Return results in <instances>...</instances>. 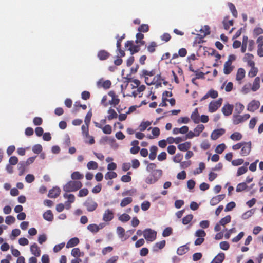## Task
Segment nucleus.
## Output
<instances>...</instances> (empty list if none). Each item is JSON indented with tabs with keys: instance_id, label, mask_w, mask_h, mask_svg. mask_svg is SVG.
Instances as JSON below:
<instances>
[{
	"instance_id": "1",
	"label": "nucleus",
	"mask_w": 263,
	"mask_h": 263,
	"mask_svg": "<svg viewBox=\"0 0 263 263\" xmlns=\"http://www.w3.org/2000/svg\"><path fill=\"white\" fill-rule=\"evenodd\" d=\"M162 171L160 169L154 170L145 179V182L148 184H153L157 182L161 178Z\"/></svg>"
},
{
	"instance_id": "2",
	"label": "nucleus",
	"mask_w": 263,
	"mask_h": 263,
	"mask_svg": "<svg viewBox=\"0 0 263 263\" xmlns=\"http://www.w3.org/2000/svg\"><path fill=\"white\" fill-rule=\"evenodd\" d=\"M82 186V183L79 181H69L63 186V190L66 192H75Z\"/></svg>"
},
{
	"instance_id": "3",
	"label": "nucleus",
	"mask_w": 263,
	"mask_h": 263,
	"mask_svg": "<svg viewBox=\"0 0 263 263\" xmlns=\"http://www.w3.org/2000/svg\"><path fill=\"white\" fill-rule=\"evenodd\" d=\"M194 235L196 237H197L194 241V245L195 246H199L204 242L206 233L202 229H198L195 232Z\"/></svg>"
},
{
	"instance_id": "4",
	"label": "nucleus",
	"mask_w": 263,
	"mask_h": 263,
	"mask_svg": "<svg viewBox=\"0 0 263 263\" xmlns=\"http://www.w3.org/2000/svg\"><path fill=\"white\" fill-rule=\"evenodd\" d=\"M156 231L151 229H146L143 231V236L148 241H153L156 238Z\"/></svg>"
},
{
	"instance_id": "5",
	"label": "nucleus",
	"mask_w": 263,
	"mask_h": 263,
	"mask_svg": "<svg viewBox=\"0 0 263 263\" xmlns=\"http://www.w3.org/2000/svg\"><path fill=\"white\" fill-rule=\"evenodd\" d=\"M140 46L141 45H139V44H135L132 41H129L125 44L126 48L130 51L132 54L138 52L140 50Z\"/></svg>"
},
{
	"instance_id": "6",
	"label": "nucleus",
	"mask_w": 263,
	"mask_h": 263,
	"mask_svg": "<svg viewBox=\"0 0 263 263\" xmlns=\"http://www.w3.org/2000/svg\"><path fill=\"white\" fill-rule=\"evenodd\" d=\"M250 115L248 114H245L242 116L235 115L233 116V122L234 124L237 125L244 122L250 118Z\"/></svg>"
},
{
	"instance_id": "7",
	"label": "nucleus",
	"mask_w": 263,
	"mask_h": 263,
	"mask_svg": "<svg viewBox=\"0 0 263 263\" xmlns=\"http://www.w3.org/2000/svg\"><path fill=\"white\" fill-rule=\"evenodd\" d=\"M222 100L219 99L218 100L213 101L211 102L209 105V111L210 112H214L219 108L221 104Z\"/></svg>"
},
{
	"instance_id": "8",
	"label": "nucleus",
	"mask_w": 263,
	"mask_h": 263,
	"mask_svg": "<svg viewBox=\"0 0 263 263\" xmlns=\"http://www.w3.org/2000/svg\"><path fill=\"white\" fill-rule=\"evenodd\" d=\"M84 205L89 212L95 211L98 206V204L93 199L88 198L84 203Z\"/></svg>"
},
{
	"instance_id": "9",
	"label": "nucleus",
	"mask_w": 263,
	"mask_h": 263,
	"mask_svg": "<svg viewBox=\"0 0 263 263\" xmlns=\"http://www.w3.org/2000/svg\"><path fill=\"white\" fill-rule=\"evenodd\" d=\"M63 197L67 200L65 202V208L69 210L71 208V204L74 202L75 197L72 194L65 193L63 195Z\"/></svg>"
},
{
	"instance_id": "10",
	"label": "nucleus",
	"mask_w": 263,
	"mask_h": 263,
	"mask_svg": "<svg viewBox=\"0 0 263 263\" xmlns=\"http://www.w3.org/2000/svg\"><path fill=\"white\" fill-rule=\"evenodd\" d=\"M251 150V142L250 141L248 142H243L240 154L242 156H248L250 154Z\"/></svg>"
},
{
	"instance_id": "11",
	"label": "nucleus",
	"mask_w": 263,
	"mask_h": 263,
	"mask_svg": "<svg viewBox=\"0 0 263 263\" xmlns=\"http://www.w3.org/2000/svg\"><path fill=\"white\" fill-rule=\"evenodd\" d=\"M111 83L110 80H104L103 79L99 80L97 82V86L98 88H103L105 89L110 87Z\"/></svg>"
},
{
	"instance_id": "12",
	"label": "nucleus",
	"mask_w": 263,
	"mask_h": 263,
	"mask_svg": "<svg viewBox=\"0 0 263 263\" xmlns=\"http://www.w3.org/2000/svg\"><path fill=\"white\" fill-rule=\"evenodd\" d=\"M260 106V102L258 101L252 100L248 105L247 110L249 111L254 112L257 110Z\"/></svg>"
},
{
	"instance_id": "13",
	"label": "nucleus",
	"mask_w": 263,
	"mask_h": 263,
	"mask_svg": "<svg viewBox=\"0 0 263 263\" xmlns=\"http://www.w3.org/2000/svg\"><path fill=\"white\" fill-rule=\"evenodd\" d=\"M30 251L31 254L35 257H39L41 254V250L36 243L30 246Z\"/></svg>"
},
{
	"instance_id": "14",
	"label": "nucleus",
	"mask_w": 263,
	"mask_h": 263,
	"mask_svg": "<svg viewBox=\"0 0 263 263\" xmlns=\"http://www.w3.org/2000/svg\"><path fill=\"white\" fill-rule=\"evenodd\" d=\"M225 129L223 128L217 129L213 130L211 135V138L215 140L225 133Z\"/></svg>"
},
{
	"instance_id": "15",
	"label": "nucleus",
	"mask_w": 263,
	"mask_h": 263,
	"mask_svg": "<svg viewBox=\"0 0 263 263\" xmlns=\"http://www.w3.org/2000/svg\"><path fill=\"white\" fill-rule=\"evenodd\" d=\"M114 218V212L112 210L107 209H106L103 215V220L104 221H110Z\"/></svg>"
},
{
	"instance_id": "16",
	"label": "nucleus",
	"mask_w": 263,
	"mask_h": 263,
	"mask_svg": "<svg viewBox=\"0 0 263 263\" xmlns=\"http://www.w3.org/2000/svg\"><path fill=\"white\" fill-rule=\"evenodd\" d=\"M222 24L225 30H229V29H230L229 31L230 33H231L234 29V28L233 27L230 28V27L231 26H233V20H228L227 18H226L223 21Z\"/></svg>"
},
{
	"instance_id": "17",
	"label": "nucleus",
	"mask_w": 263,
	"mask_h": 263,
	"mask_svg": "<svg viewBox=\"0 0 263 263\" xmlns=\"http://www.w3.org/2000/svg\"><path fill=\"white\" fill-rule=\"evenodd\" d=\"M252 91L255 92L259 89L260 87V78L259 77H256L251 84Z\"/></svg>"
},
{
	"instance_id": "18",
	"label": "nucleus",
	"mask_w": 263,
	"mask_h": 263,
	"mask_svg": "<svg viewBox=\"0 0 263 263\" xmlns=\"http://www.w3.org/2000/svg\"><path fill=\"white\" fill-rule=\"evenodd\" d=\"M254 58V56L252 54L246 53L245 54V56L243 58V60L244 62H247L248 65L250 67L251 66H253L255 65V62L253 60Z\"/></svg>"
},
{
	"instance_id": "19",
	"label": "nucleus",
	"mask_w": 263,
	"mask_h": 263,
	"mask_svg": "<svg viewBox=\"0 0 263 263\" xmlns=\"http://www.w3.org/2000/svg\"><path fill=\"white\" fill-rule=\"evenodd\" d=\"M108 95L111 97V100L109 101L110 104L116 106L119 104L120 100L114 91H109L108 92Z\"/></svg>"
},
{
	"instance_id": "20",
	"label": "nucleus",
	"mask_w": 263,
	"mask_h": 263,
	"mask_svg": "<svg viewBox=\"0 0 263 263\" xmlns=\"http://www.w3.org/2000/svg\"><path fill=\"white\" fill-rule=\"evenodd\" d=\"M224 197L225 195L224 194H221L213 197L210 200V204L212 206L216 205L223 200Z\"/></svg>"
},
{
	"instance_id": "21",
	"label": "nucleus",
	"mask_w": 263,
	"mask_h": 263,
	"mask_svg": "<svg viewBox=\"0 0 263 263\" xmlns=\"http://www.w3.org/2000/svg\"><path fill=\"white\" fill-rule=\"evenodd\" d=\"M60 189L58 187H53L49 192L48 196L49 198H55L59 195L60 194Z\"/></svg>"
},
{
	"instance_id": "22",
	"label": "nucleus",
	"mask_w": 263,
	"mask_h": 263,
	"mask_svg": "<svg viewBox=\"0 0 263 263\" xmlns=\"http://www.w3.org/2000/svg\"><path fill=\"white\" fill-rule=\"evenodd\" d=\"M233 109V106L230 104H227L222 108V112L225 116L230 115Z\"/></svg>"
},
{
	"instance_id": "23",
	"label": "nucleus",
	"mask_w": 263,
	"mask_h": 263,
	"mask_svg": "<svg viewBox=\"0 0 263 263\" xmlns=\"http://www.w3.org/2000/svg\"><path fill=\"white\" fill-rule=\"evenodd\" d=\"M246 74V71L245 69L242 68H239L237 70V72L236 73V79L237 81L240 82V83H241V81L242 80L245 78Z\"/></svg>"
},
{
	"instance_id": "24",
	"label": "nucleus",
	"mask_w": 263,
	"mask_h": 263,
	"mask_svg": "<svg viewBox=\"0 0 263 263\" xmlns=\"http://www.w3.org/2000/svg\"><path fill=\"white\" fill-rule=\"evenodd\" d=\"M103 227V226L102 224H100L99 225L91 224L87 226V229L92 233H96L99 231V230L102 229Z\"/></svg>"
},
{
	"instance_id": "25",
	"label": "nucleus",
	"mask_w": 263,
	"mask_h": 263,
	"mask_svg": "<svg viewBox=\"0 0 263 263\" xmlns=\"http://www.w3.org/2000/svg\"><path fill=\"white\" fill-rule=\"evenodd\" d=\"M79 243V239L77 237H73L70 239L66 243L67 248H72L77 246Z\"/></svg>"
},
{
	"instance_id": "26",
	"label": "nucleus",
	"mask_w": 263,
	"mask_h": 263,
	"mask_svg": "<svg viewBox=\"0 0 263 263\" xmlns=\"http://www.w3.org/2000/svg\"><path fill=\"white\" fill-rule=\"evenodd\" d=\"M233 69V67L230 61H227L224 64L223 72L226 74H230Z\"/></svg>"
},
{
	"instance_id": "27",
	"label": "nucleus",
	"mask_w": 263,
	"mask_h": 263,
	"mask_svg": "<svg viewBox=\"0 0 263 263\" xmlns=\"http://www.w3.org/2000/svg\"><path fill=\"white\" fill-rule=\"evenodd\" d=\"M191 119L195 123H199L200 122L199 114L197 108L195 109L191 116Z\"/></svg>"
},
{
	"instance_id": "28",
	"label": "nucleus",
	"mask_w": 263,
	"mask_h": 263,
	"mask_svg": "<svg viewBox=\"0 0 263 263\" xmlns=\"http://www.w3.org/2000/svg\"><path fill=\"white\" fill-rule=\"evenodd\" d=\"M225 258V255L223 253H219L212 260L211 263H222Z\"/></svg>"
},
{
	"instance_id": "29",
	"label": "nucleus",
	"mask_w": 263,
	"mask_h": 263,
	"mask_svg": "<svg viewBox=\"0 0 263 263\" xmlns=\"http://www.w3.org/2000/svg\"><path fill=\"white\" fill-rule=\"evenodd\" d=\"M251 67L249 71L248 72V77L250 78H253L255 77L258 72V68L255 66V65L253 66H250Z\"/></svg>"
},
{
	"instance_id": "30",
	"label": "nucleus",
	"mask_w": 263,
	"mask_h": 263,
	"mask_svg": "<svg viewBox=\"0 0 263 263\" xmlns=\"http://www.w3.org/2000/svg\"><path fill=\"white\" fill-rule=\"evenodd\" d=\"M110 55V54L105 50H100L98 53V57L100 60L107 59Z\"/></svg>"
},
{
	"instance_id": "31",
	"label": "nucleus",
	"mask_w": 263,
	"mask_h": 263,
	"mask_svg": "<svg viewBox=\"0 0 263 263\" xmlns=\"http://www.w3.org/2000/svg\"><path fill=\"white\" fill-rule=\"evenodd\" d=\"M71 255L74 258L80 257L83 256L84 253L80 251L78 248H74L72 249L71 251Z\"/></svg>"
},
{
	"instance_id": "32",
	"label": "nucleus",
	"mask_w": 263,
	"mask_h": 263,
	"mask_svg": "<svg viewBox=\"0 0 263 263\" xmlns=\"http://www.w3.org/2000/svg\"><path fill=\"white\" fill-rule=\"evenodd\" d=\"M189 250V248L187 245H185L179 247L177 250V253L179 255H182L185 254Z\"/></svg>"
},
{
	"instance_id": "33",
	"label": "nucleus",
	"mask_w": 263,
	"mask_h": 263,
	"mask_svg": "<svg viewBox=\"0 0 263 263\" xmlns=\"http://www.w3.org/2000/svg\"><path fill=\"white\" fill-rule=\"evenodd\" d=\"M191 142H185L184 143L179 144L178 145V148L181 151H185L188 150L191 147Z\"/></svg>"
},
{
	"instance_id": "34",
	"label": "nucleus",
	"mask_w": 263,
	"mask_h": 263,
	"mask_svg": "<svg viewBox=\"0 0 263 263\" xmlns=\"http://www.w3.org/2000/svg\"><path fill=\"white\" fill-rule=\"evenodd\" d=\"M136 43L139 44V45H144L145 44V42L143 41V39L144 37V35L140 32L137 33L136 35Z\"/></svg>"
},
{
	"instance_id": "35",
	"label": "nucleus",
	"mask_w": 263,
	"mask_h": 263,
	"mask_svg": "<svg viewBox=\"0 0 263 263\" xmlns=\"http://www.w3.org/2000/svg\"><path fill=\"white\" fill-rule=\"evenodd\" d=\"M158 150V148L156 146H153L150 148V154L149 155V158L153 160L155 159L156 156V153Z\"/></svg>"
},
{
	"instance_id": "36",
	"label": "nucleus",
	"mask_w": 263,
	"mask_h": 263,
	"mask_svg": "<svg viewBox=\"0 0 263 263\" xmlns=\"http://www.w3.org/2000/svg\"><path fill=\"white\" fill-rule=\"evenodd\" d=\"M251 83H247L245 84L243 87H242L241 89V92L244 95L248 94L250 92V91H252L251 88Z\"/></svg>"
},
{
	"instance_id": "37",
	"label": "nucleus",
	"mask_w": 263,
	"mask_h": 263,
	"mask_svg": "<svg viewBox=\"0 0 263 263\" xmlns=\"http://www.w3.org/2000/svg\"><path fill=\"white\" fill-rule=\"evenodd\" d=\"M152 133L153 136H147V138L150 139H154V138L157 137L159 136L160 131L158 127H154L152 129Z\"/></svg>"
},
{
	"instance_id": "38",
	"label": "nucleus",
	"mask_w": 263,
	"mask_h": 263,
	"mask_svg": "<svg viewBox=\"0 0 263 263\" xmlns=\"http://www.w3.org/2000/svg\"><path fill=\"white\" fill-rule=\"evenodd\" d=\"M43 218L47 221H51L53 219V214L50 210H48L43 214Z\"/></svg>"
},
{
	"instance_id": "39",
	"label": "nucleus",
	"mask_w": 263,
	"mask_h": 263,
	"mask_svg": "<svg viewBox=\"0 0 263 263\" xmlns=\"http://www.w3.org/2000/svg\"><path fill=\"white\" fill-rule=\"evenodd\" d=\"M204 129V126L203 124L198 125L194 129V132L196 137L199 136Z\"/></svg>"
},
{
	"instance_id": "40",
	"label": "nucleus",
	"mask_w": 263,
	"mask_h": 263,
	"mask_svg": "<svg viewBox=\"0 0 263 263\" xmlns=\"http://www.w3.org/2000/svg\"><path fill=\"white\" fill-rule=\"evenodd\" d=\"M254 212H255L254 209H252L250 210H248L242 215L241 218L243 219H247L249 217H251L254 214Z\"/></svg>"
},
{
	"instance_id": "41",
	"label": "nucleus",
	"mask_w": 263,
	"mask_h": 263,
	"mask_svg": "<svg viewBox=\"0 0 263 263\" xmlns=\"http://www.w3.org/2000/svg\"><path fill=\"white\" fill-rule=\"evenodd\" d=\"M83 175L78 171L73 172L71 175V178L73 180H80L83 178Z\"/></svg>"
},
{
	"instance_id": "42",
	"label": "nucleus",
	"mask_w": 263,
	"mask_h": 263,
	"mask_svg": "<svg viewBox=\"0 0 263 263\" xmlns=\"http://www.w3.org/2000/svg\"><path fill=\"white\" fill-rule=\"evenodd\" d=\"M230 138L234 141H239L242 138V135L239 132H235L230 136Z\"/></svg>"
},
{
	"instance_id": "43",
	"label": "nucleus",
	"mask_w": 263,
	"mask_h": 263,
	"mask_svg": "<svg viewBox=\"0 0 263 263\" xmlns=\"http://www.w3.org/2000/svg\"><path fill=\"white\" fill-rule=\"evenodd\" d=\"M151 125V122L149 121H143L139 126V129L141 132L144 131Z\"/></svg>"
},
{
	"instance_id": "44",
	"label": "nucleus",
	"mask_w": 263,
	"mask_h": 263,
	"mask_svg": "<svg viewBox=\"0 0 263 263\" xmlns=\"http://www.w3.org/2000/svg\"><path fill=\"white\" fill-rule=\"evenodd\" d=\"M247 187L248 186L246 182L240 183L237 185L236 191L237 192H240L247 190Z\"/></svg>"
},
{
	"instance_id": "45",
	"label": "nucleus",
	"mask_w": 263,
	"mask_h": 263,
	"mask_svg": "<svg viewBox=\"0 0 263 263\" xmlns=\"http://www.w3.org/2000/svg\"><path fill=\"white\" fill-rule=\"evenodd\" d=\"M133 201L131 197H126L123 199L120 203V206L121 207H125L126 205L129 204Z\"/></svg>"
},
{
	"instance_id": "46",
	"label": "nucleus",
	"mask_w": 263,
	"mask_h": 263,
	"mask_svg": "<svg viewBox=\"0 0 263 263\" xmlns=\"http://www.w3.org/2000/svg\"><path fill=\"white\" fill-rule=\"evenodd\" d=\"M84 141L86 143H88L89 144H93L95 143V141L93 137L88 134L87 136H85L84 137Z\"/></svg>"
},
{
	"instance_id": "47",
	"label": "nucleus",
	"mask_w": 263,
	"mask_h": 263,
	"mask_svg": "<svg viewBox=\"0 0 263 263\" xmlns=\"http://www.w3.org/2000/svg\"><path fill=\"white\" fill-rule=\"evenodd\" d=\"M228 6L230 11H231L233 16H237V14H238L237 11V10L236 9V8H235V6H234V5L231 2H229L228 3Z\"/></svg>"
},
{
	"instance_id": "48",
	"label": "nucleus",
	"mask_w": 263,
	"mask_h": 263,
	"mask_svg": "<svg viewBox=\"0 0 263 263\" xmlns=\"http://www.w3.org/2000/svg\"><path fill=\"white\" fill-rule=\"evenodd\" d=\"M248 38L247 36H243L242 39V43L241 45V51L242 53H244L246 51L247 43L248 42Z\"/></svg>"
},
{
	"instance_id": "49",
	"label": "nucleus",
	"mask_w": 263,
	"mask_h": 263,
	"mask_svg": "<svg viewBox=\"0 0 263 263\" xmlns=\"http://www.w3.org/2000/svg\"><path fill=\"white\" fill-rule=\"evenodd\" d=\"M200 31L201 34V35L205 36L210 34V28L208 25H205L200 29Z\"/></svg>"
},
{
	"instance_id": "50",
	"label": "nucleus",
	"mask_w": 263,
	"mask_h": 263,
	"mask_svg": "<svg viewBox=\"0 0 263 263\" xmlns=\"http://www.w3.org/2000/svg\"><path fill=\"white\" fill-rule=\"evenodd\" d=\"M248 164H249V163H246V166H243L239 167L238 168L237 172V176H239L243 174H245L248 170V168L246 166Z\"/></svg>"
},
{
	"instance_id": "51",
	"label": "nucleus",
	"mask_w": 263,
	"mask_h": 263,
	"mask_svg": "<svg viewBox=\"0 0 263 263\" xmlns=\"http://www.w3.org/2000/svg\"><path fill=\"white\" fill-rule=\"evenodd\" d=\"M108 116L107 117V118L109 120H112L114 118H116L118 116V115L116 113V112L112 109H109L108 110Z\"/></svg>"
},
{
	"instance_id": "52",
	"label": "nucleus",
	"mask_w": 263,
	"mask_h": 263,
	"mask_svg": "<svg viewBox=\"0 0 263 263\" xmlns=\"http://www.w3.org/2000/svg\"><path fill=\"white\" fill-rule=\"evenodd\" d=\"M244 106L240 103H237L235 104V111L237 114H240L244 109Z\"/></svg>"
},
{
	"instance_id": "53",
	"label": "nucleus",
	"mask_w": 263,
	"mask_h": 263,
	"mask_svg": "<svg viewBox=\"0 0 263 263\" xmlns=\"http://www.w3.org/2000/svg\"><path fill=\"white\" fill-rule=\"evenodd\" d=\"M205 168V164L203 162H200L199 164V167L194 171L193 174L197 175L201 173Z\"/></svg>"
},
{
	"instance_id": "54",
	"label": "nucleus",
	"mask_w": 263,
	"mask_h": 263,
	"mask_svg": "<svg viewBox=\"0 0 263 263\" xmlns=\"http://www.w3.org/2000/svg\"><path fill=\"white\" fill-rule=\"evenodd\" d=\"M117 174L115 172H108L105 175V179L106 180L112 179L116 178Z\"/></svg>"
},
{
	"instance_id": "55",
	"label": "nucleus",
	"mask_w": 263,
	"mask_h": 263,
	"mask_svg": "<svg viewBox=\"0 0 263 263\" xmlns=\"http://www.w3.org/2000/svg\"><path fill=\"white\" fill-rule=\"evenodd\" d=\"M231 217L230 215H227L224 218H222L220 221L219 223L222 226H225L227 223H229L231 221Z\"/></svg>"
},
{
	"instance_id": "56",
	"label": "nucleus",
	"mask_w": 263,
	"mask_h": 263,
	"mask_svg": "<svg viewBox=\"0 0 263 263\" xmlns=\"http://www.w3.org/2000/svg\"><path fill=\"white\" fill-rule=\"evenodd\" d=\"M98 167L97 163L93 161L89 162L87 164V167L88 170H96Z\"/></svg>"
},
{
	"instance_id": "57",
	"label": "nucleus",
	"mask_w": 263,
	"mask_h": 263,
	"mask_svg": "<svg viewBox=\"0 0 263 263\" xmlns=\"http://www.w3.org/2000/svg\"><path fill=\"white\" fill-rule=\"evenodd\" d=\"M130 219V216L127 214L124 213L119 217V220L122 222H127Z\"/></svg>"
},
{
	"instance_id": "58",
	"label": "nucleus",
	"mask_w": 263,
	"mask_h": 263,
	"mask_svg": "<svg viewBox=\"0 0 263 263\" xmlns=\"http://www.w3.org/2000/svg\"><path fill=\"white\" fill-rule=\"evenodd\" d=\"M82 133L83 137L89 134V125H83L81 127Z\"/></svg>"
},
{
	"instance_id": "59",
	"label": "nucleus",
	"mask_w": 263,
	"mask_h": 263,
	"mask_svg": "<svg viewBox=\"0 0 263 263\" xmlns=\"http://www.w3.org/2000/svg\"><path fill=\"white\" fill-rule=\"evenodd\" d=\"M226 147V145L222 143L217 145L215 151L218 154H221L224 151Z\"/></svg>"
},
{
	"instance_id": "60",
	"label": "nucleus",
	"mask_w": 263,
	"mask_h": 263,
	"mask_svg": "<svg viewBox=\"0 0 263 263\" xmlns=\"http://www.w3.org/2000/svg\"><path fill=\"white\" fill-rule=\"evenodd\" d=\"M117 233L120 238L122 239L124 236L125 230L122 227H118L117 228Z\"/></svg>"
},
{
	"instance_id": "61",
	"label": "nucleus",
	"mask_w": 263,
	"mask_h": 263,
	"mask_svg": "<svg viewBox=\"0 0 263 263\" xmlns=\"http://www.w3.org/2000/svg\"><path fill=\"white\" fill-rule=\"evenodd\" d=\"M236 206V204L234 202L232 201L229 203H228L224 209L225 212H229L231 211L233 208H234Z\"/></svg>"
},
{
	"instance_id": "62",
	"label": "nucleus",
	"mask_w": 263,
	"mask_h": 263,
	"mask_svg": "<svg viewBox=\"0 0 263 263\" xmlns=\"http://www.w3.org/2000/svg\"><path fill=\"white\" fill-rule=\"evenodd\" d=\"M193 216L192 214L186 215L182 219V223L183 224H187L193 219Z\"/></svg>"
},
{
	"instance_id": "63",
	"label": "nucleus",
	"mask_w": 263,
	"mask_h": 263,
	"mask_svg": "<svg viewBox=\"0 0 263 263\" xmlns=\"http://www.w3.org/2000/svg\"><path fill=\"white\" fill-rule=\"evenodd\" d=\"M103 132L105 134H110L112 132V128L110 125H106L102 128Z\"/></svg>"
},
{
	"instance_id": "64",
	"label": "nucleus",
	"mask_w": 263,
	"mask_h": 263,
	"mask_svg": "<svg viewBox=\"0 0 263 263\" xmlns=\"http://www.w3.org/2000/svg\"><path fill=\"white\" fill-rule=\"evenodd\" d=\"M42 151V146L40 144H36L32 147V151L35 154H39Z\"/></svg>"
}]
</instances>
